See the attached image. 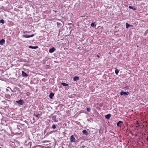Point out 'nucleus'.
<instances>
[{"label": "nucleus", "instance_id": "nucleus-5", "mask_svg": "<svg viewBox=\"0 0 148 148\" xmlns=\"http://www.w3.org/2000/svg\"><path fill=\"white\" fill-rule=\"evenodd\" d=\"M34 36V34H32V35H30V36H29V35L28 36V35H23V36L24 37L28 38L33 37Z\"/></svg>", "mask_w": 148, "mask_h": 148}, {"label": "nucleus", "instance_id": "nucleus-11", "mask_svg": "<svg viewBox=\"0 0 148 148\" xmlns=\"http://www.w3.org/2000/svg\"><path fill=\"white\" fill-rule=\"evenodd\" d=\"M29 47L30 48L32 49H36L38 48V46H29Z\"/></svg>", "mask_w": 148, "mask_h": 148}, {"label": "nucleus", "instance_id": "nucleus-20", "mask_svg": "<svg viewBox=\"0 0 148 148\" xmlns=\"http://www.w3.org/2000/svg\"><path fill=\"white\" fill-rule=\"evenodd\" d=\"M34 115L36 116V117L39 118V116L40 115V114H34Z\"/></svg>", "mask_w": 148, "mask_h": 148}, {"label": "nucleus", "instance_id": "nucleus-23", "mask_svg": "<svg viewBox=\"0 0 148 148\" xmlns=\"http://www.w3.org/2000/svg\"><path fill=\"white\" fill-rule=\"evenodd\" d=\"M86 110L88 112H90V109L89 108H87Z\"/></svg>", "mask_w": 148, "mask_h": 148}, {"label": "nucleus", "instance_id": "nucleus-18", "mask_svg": "<svg viewBox=\"0 0 148 148\" xmlns=\"http://www.w3.org/2000/svg\"><path fill=\"white\" fill-rule=\"evenodd\" d=\"M129 8L130 9H132L133 10H136V9L135 8H134L133 7L131 6H129Z\"/></svg>", "mask_w": 148, "mask_h": 148}, {"label": "nucleus", "instance_id": "nucleus-4", "mask_svg": "<svg viewBox=\"0 0 148 148\" xmlns=\"http://www.w3.org/2000/svg\"><path fill=\"white\" fill-rule=\"evenodd\" d=\"M127 93H129L128 92H125L123 91H122L120 92V95H128Z\"/></svg>", "mask_w": 148, "mask_h": 148}, {"label": "nucleus", "instance_id": "nucleus-14", "mask_svg": "<svg viewBox=\"0 0 148 148\" xmlns=\"http://www.w3.org/2000/svg\"><path fill=\"white\" fill-rule=\"evenodd\" d=\"M79 77L77 76H75L74 77L73 79L74 81H76L79 79Z\"/></svg>", "mask_w": 148, "mask_h": 148}, {"label": "nucleus", "instance_id": "nucleus-26", "mask_svg": "<svg viewBox=\"0 0 148 148\" xmlns=\"http://www.w3.org/2000/svg\"><path fill=\"white\" fill-rule=\"evenodd\" d=\"M146 140L147 141H148V136L146 138Z\"/></svg>", "mask_w": 148, "mask_h": 148}, {"label": "nucleus", "instance_id": "nucleus-27", "mask_svg": "<svg viewBox=\"0 0 148 148\" xmlns=\"http://www.w3.org/2000/svg\"><path fill=\"white\" fill-rule=\"evenodd\" d=\"M60 23H57V24L58 25H60Z\"/></svg>", "mask_w": 148, "mask_h": 148}, {"label": "nucleus", "instance_id": "nucleus-9", "mask_svg": "<svg viewBox=\"0 0 148 148\" xmlns=\"http://www.w3.org/2000/svg\"><path fill=\"white\" fill-rule=\"evenodd\" d=\"M22 75L23 77H27L28 76V75L23 71H22Z\"/></svg>", "mask_w": 148, "mask_h": 148}, {"label": "nucleus", "instance_id": "nucleus-1", "mask_svg": "<svg viewBox=\"0 0 148 148\" xmlns=\"http://www.w3.org/2000/svg\"><path fill=\"white\" fill-rule=\"evenodd\" d=\"M16 102L18 104L21 105H23L24 103V102L22 99H20L19 101H16Z\"/></svg>", "mask_w": 148, "mask_h": 148}, {"label": "nucleus", "instance_id": "nucleus-12", "mask_svg": "<svg viewBox=\"0 0 148 148\" xmlns=\"http://www.w3.org/2000/svg\"><path fill=\"white\" fill-rule=\"evenodd\" d=\"M83 133L86 136L88 135V133L86 131V130H83L82 131Z\"/></svg>", "mask_w": 148, "mask_h": 148}, {"label": "nucleus", "instance_id": "nucleus-13", "mask_svg": "<svg viewBox=\"0 0 148 148\" xmlns=\"http://www.w3.org/2000/svg\"><path fill=\"white\" fill-rule=\"evenodd\" d=\"M111 114H108L105 116L106 118L107 119H109L111 117Z\"/></svg>", "mask_w": 148, "mask_h": 148}, {"label": "nucleus", "instance_id": "nucleus-3", "mask_svg": "<svg viewBox=\"0 0 148 148\" xmlns=\"http://www.w3.org/2000/svg\"><path fill=\"white\" fill-rule=\"evenodd\" d=\"M123 122L122 121H119L118 122L117 124V125L119 127H121V125L123 123Z\"/></svg>", "mask_w": 148, "mask_h": 148}, {"label": "nucleus", "instance_id": "nucleus-25", "mask_svg": "<svg viewBox=\"0 0 148 148\" xmlns=\"http://www.w3.org/2000/svg\"><path fill=\"white\" fill-rule=\"evenodd\" d=\"M97 57L98 58H100V56H99V55H97Z\"/></svg>", "mask_w": 148, "mask_h": 148}, {"label": "nucleus", "instance_id": "nucleus-10", "mask_svg": "<svg viewBox=\"0 0 148 148\" xmlns=\"http://www.w3.org/2000/svg\"><path fill=\"white\" fill-rule=\"evenodd\" d=\"M54 96V94L53 92H51L50 93L49 95V97L51 99H53V97Z\"/></svg>", "mask_w": 148, "mask_h": 148}, {"label": "nucleus", "instance_id": "nucleus-21", "mask_svg": "<svg viewBox=\"0 0 148 148\" xmlns=\"http://www.w3.org/2000/svg\"><path fill=\"white\" fill-rule=\"evenodd\" d=\"M0 22L1 23L3 24L4 23V21L2 19L0 20Z\"/></svg>", "mask_w": 148, "mask_h": 148}, {"label": "nucleus", "instance_id": "nucleus-15", "mask_svg": "<svg viewBox=\"0 0 148 148\" xmlns=\"http://www.w3.org/2000/svg\"><path fill=\"white\" fill-rule=\"evenodd\" d=\"M126 28H128V27H132V25H130L129 24H128V23H126Z\"/></svg>", "mask_w": 148, "mask_h": 148}, {"label": "nucleus", "instance_id": "nucleus-16", "mask_svg": "<svg viewBox=\"0 0 148 148\" xmlns=\"http://www.w3.org/2000/svg\"><path fill=\"white\" fill-rule=\"evenodd\" d=\"M61 84L63 85L64 86H68L69 85L68 84H66L63 82H62L61 83Z\"/></svg>", "mask_w": 148, "mask_h": 148}, {"label": "nucleus", "instance_id": "nucleus-22", "mask_svg": "<svg viewBox=\"0 0 148 148\" xmlns=\"http://www.w3.org/2000/svg\"><path fill=\"white\" fill-rule=\"evenodd\" d=\"M52 127L53 129H55L56 128V125H53L52 126Z\"/></svg>", "mask_w": 148, "mask_h": 148}, {"label": "nucleus", "instance_id": "nucleus-8", "mask_svg": "<svg viewBox=\"0 0 148 148\" xmlns=\"http://www.w3.org/2000/svg\"><path fill=\"white\" fill-rule=\"evenodd\" d=\"M52 120L55 122H57L58 121L57 120H56V116H53L52 117Z\"/></svg>", "mask_w": 148, "mask_h": 148}, {"label": "nucleus", "instance_id": "nucleus-24", "mask_svg": "<svg viewBox=\"0 0 148 148\" xmlns=\"http://www.w3.org/2000/svg\"><path fill=\"white\" fill-rule=\"evenodd\" d=\"M145 134H144V133H143V134H142V136H145Z\"/></svg>", "mask_w": 148, "mask_h": 148}, {"label": "nucleus", "instance_id": "nucleus-19", "mask_svg": "<svg viewBox=\"0 0 148 148\" xmlns=\"http://www.w3.org/2000/svg\"><path fill=\"white\" fill-rule=\"evenodd\" d=\"M115 73L116 75H117L118 74V73H119V71L117 69H116L115 70Z\"/></svg>", "mask_w": 148, "mask_h": 148}, {"label": "nucleus", "instance_id": "nucleus-17", "mask_svg": "<svg viewBox=\"0 0 148 148\" xmlns=\"http://www.w3.org/2000/svg\"><path fill=\"white\" fill-rule=\"evenodd\" d=\"M91 25L92 27H95L96 26V25L94 23H91Z\"/></svg>", "mask_w": 148, "mask_h": 148}, {"label": "nucleus", "instance_id": "nucleus-6", "mask_svg": "<svg viewBox=\"0 0 148 148\" xmlns=\"http://www.w3.org/2000/svg\"><path fill=\"white\" fill-rule=\"evenodd\" d=\"M55 50V48L54 47H53L49 49V52L50 53H52Z\"/></svg>", "mask_w": 148, "mask_h": 148}, {"label": "nucleus", "instance_id": "nucleus-7", "mask_svg": "<svg viewBox=\"0 0 148 148\" xmlns=\"http://www.w3.org/2000/svg\"><path fill=\"white\" fill-rule=\"evenodd\" d=\"M5 43V40L4 39H3L0 40V45H3Z\"/></svg>", "mask_w": 148, "mask_h": 148}, {"label": "nucleus", "instance_id": "nucleus-2", "mask_svg": "<svg viewBox=\"0 0 148 148\" xmlns=\"http://www.w3.org/2000/svg\"><path fill=\"white\" fill-rule=\"evenodd\" d=\"M75 138L73 136V135H71L70 138V141L71 142H75Z\"/></svg>", "mask_w": 148, "mask_h": 148}, {"label": "nucleus", "instance_id": "nucleus-28", "mask_svg": "<svg viewBox=\"0 0 148 148\" xmlns=\"http://www.w3.org/2000/svg\"><path fill=\"white\" fill-rule=\"evenodd\" d=\"M8 88H9V87H8Z\"/></svg>", "mask_w": 148, "mask_h": 148}]
</instances>
